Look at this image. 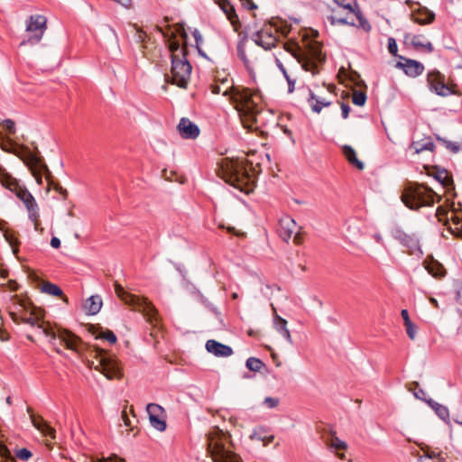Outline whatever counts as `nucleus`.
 I'll list each match as a JSON object with an SVG mask.
<instances>
[{"mask_svg":"<svg viewBox=\"0 0 462 462\" xmlns=\"http://www.w3.org/2000/svg\"><path fill=\"white\" fill-rule=\"evenodd\" d=\"M425 268L430 274L436 278H441L446 274V270L443 267V265L440 263L434 260H431L430 262L427 263Z\"/></svg>","mask_w":462,"mask_h":462,"instance_id":"obj_29","label":"nucleus"},{"mask_svg":"<svg viewBox=\"0 0 462 462\" xmlns=\"http://www.w3.org/2000/svg\"><path fill=\"white\" fill-rule=\"evenodd\" d=\"M427 82L430 89L439 96L448 97L456 93V85L446 83L445 76L439 71L433 70L429 72Z\"/></svg>","mask_w":462,"mask_h":462,"instance_id":"obj_15","label":"nucleus"},{"mask_svg":"<svg viewBox=\"0 0 462 462\" xmlns=\"http://www.w3.org/2000/svg\"><path fill=\"white\" fill-rule=\"evenodd\" d=\"M440 200L431 189L420 184H411L408 186L402 195V200L411 209H418L421 207L431 206L435 199Z\"/></svg>","mask_w":462,"mask_h":462,"instance_id":"obj_8","label":"nucleus"},{"mask_svg":"<svg viewBox=\"0 0 462 462\" xmlns=\"http://www.w3.org/2000/svg\"><path fill=\"white\" fill-rule=\"evenodd\" d=\"M284 48L297 60L304 70L311 72L312 75L319 72V66L326 59L320 44L305 35L300 42H287Z\"/></svg>","mask_w":462,"mask_h":462,"instance_id":"obj_3","label":"nucleus"},{"mask_svg":"<svg viewBox=\"0 0 462 462\" xmlns=\"http://www.w3.org/2000/svg\"><path fill=\"white\" fill-rule=\"evenodd\" d=\"M147 413L149 418L162 416L163 413V409L162 406L155 403H149L146 407Z\"/></svg>","mask_w":462,"mask_h":462,"instance_id":"obj_37","label":"nucleus"},{"mask_svg":"<svg viewBox=\"0 0 462 462\" xmlns=\"http://www.w3.org/2000/svg\"><path fill=\"white\" fill-rule=\"evenodd\" d=\"M300 226L295 222V220L290 217H282L279 222V235L285 242L292 239L296 245H300L302 242V238L300 233Z\"/></svg>","mask_w":462,"mask_h":462,"instance_id":"obj_16","label":"nucleus"},{"mask_svg":"<svg viewBox=\"0 0 462 462\" xmlns=\"http://www.w3.org/2000/svg\"><path fill=\"white\" fill-rule=\"evenodd\" d=\"M278 30L272 23H265L263 27L253 34L256 45L263 50H271L276 46Z\"/></svg>","mask_w":462,"mask_h":462,"instance_id":"obj_13","label":"nucleus"},{"mask_svg":"<svg viewBox=\"0 0 462 462\" xmlns=\"http://www.w3.org/2000/svg\"><path fill=\"white\" fill-rule=\"evenodd\" d=\"M397 67L403 69L404 73L409 77H418L424 71V66L414 60H406L404 63L398 62Z\"/></svg>","mask_w":462,"mask_h":462,"instance_id":"obj_22","label":"nucleus"},{"mask_svg":"<svg viewBox=\"0 0 462 462\" xmlns=\"http://www.w3.org/2000/svg\"><path fill=\"white\" fill-rule=\"evenodd\" d=\"M51 246L56 249L59 248L60 246V240L58 237L53 236L51 239Z\"/></svg>","mask_w":462,"mask_h":462,"instance_id":"obj_58","label":"nucleus"},{"mask_svg":"<svg viewBox=\"0 0 462 462\" xmlns=\"http://www.w3.org/2000/svg\"><path fill=\"white\" fill-rule=\"evenodd\" d=\"M279 402H280L279 399L273 398V397H266L263 401V403L265 404V406L270 409H273V408L277 407Z\"/></svg>","mask_w":462,"mask_h":462,"instance_id":"obj_47","label":"nucleus"},{"mask_svg":"<svg viewBox=\"0 0 462 462\" xmlns=\"http://www.w3.org/2000/svg\"><path fill=\"white\" fill-rule=\"evenodd\" d=\"M343 151L346 158L351 164H353L358 170L364 169V163L357 159L356 152L351 146L345 145L343 147Z\"/></svg>","mask_w":462,"mask_h":462,"instance_id":"obj_31","label":"nucleus"},{"mask_svg":"<svg viewBox=\"0 0 462 462\" xmlns=\"http://www.w3.org/2000/svg\"><path fill=\"white\" fill-rule=\"evenodd\" d=\"M393 237L406 247L411 249L419 248V237L413 232H409L402 228H396L393 231Z\"/></svg>","mask_w":462,"mask_h":462,"instance_id":"obj_18","label":"nucleus"},{"mask_svg":"<svg viewBox=\"0 0 462 462\" xmlns=\"http://www.w3.org/2000/svg\"><path fill=\"white\" fill-rule=\"evenodd\" d=\"M437 139L439 142H441L446 146V148L450 150L452 152L456 153V152H459L460 146L457 143H453V142L445 140V139L440 138V137H437Z\"/></svg>","mask_w":462,"mask_h":462,"instance_id":"obj_42","label":"nucleus"},{"mask_svg":"<svg viewBox=\"0 0 462 462\" xmlns=\"http://www.w3.org/2000/svg\"><path fill=\"white\" fill-rule=\"evenodd\" d=\"M193 37L195 39V42H196V45H197V48L199 50V51H200L199 50V44L202 42L203 39H202V35L201 33L198 31V30H195L193 32Z\"/></svg>","mask_w":462,"mask_h":462,"instance_id":"obj_51","label":"nucleus"},{"mask_svg":"<svg viewBox=\"0 0 462 462\" xmlns=\"http://www.w3.org/2000/svg\"><path fill=\"white\" fill-rule=\"evenodd\" d=\"M206 349L208 352L218 357H227L233 354V350L229 346L219 343L214 339H209L206 342Z\"/></svg>","mask_w":462,"mask_h":462,"instance_id":"obj_21","label":"nucleus"},{"mask_svg":"<svg viewBox=\"0 0 462 462\" xmlns=\"http://www.w3.org/2000/svg\"><path fill=\"white\" fill-rule=\"evenodd\" d=\"M218 176L241 192L249 194L254 189V175L250 172L247 162L239 159H221Z\"/></svg>","mask_w":462,"mask_h":462,"instance_id":"obj_4","label":"nucleus"},{"mask_svg":"<svg viewBox=\"0 0 462 462\" xmlns=\"http://www.w3.org/2000/svg\"><path fill=\"white\" fill-rule=\"evenodd\" d=\"M169 50L171 53V60L173 59V55H175V54H180V56H181L180 51H183L186 54V48L184 47V48L180 49V43L176 41H172L170 42Z\"/></svg>","mask_w":462,"mask_h":462,"instance_id":"obj_41","label":"nucleus"},{"mask_svg":"<svg viewBox=\"0 0 462 462\" xmlns=\"http://www.w3.org/2000/svg\"><path fill=\"white\" fill-rule=\"evenodd\" d=\"M434 146L435 145L430 137L421 141L412 142L411 143V147L414 149L415 153H420L424 151L432 152L434 150Z\"/></svg>","mask_w":462,"mask_h":462,"instance_id":"obj_30","label":"nucleus"},{"mask_svg":"<svg viewBox=\"0 0 462 462\" xmlns=\"http://www.w3.org/2000/svg\"><path fill=\"white\" fill-rule=\"evenodd\" d=\"M436 179L444 187H449L453 183L451 177L448 175V171L445 170L438 171L436 174Z\"/></svg>","mask_w":462,"mask_h":462,"instance_id":"obj_35","label":"nucleus"},{"mask_svg":"<svg viewBox=\"0 0 462 462\" xmlns=\"http://www.w3.org/2000/svg\"><path fill=\"white\" fill-rule=\"evenodd\" d=\"M425 394L423 390H420L419 392L415 393L414 395L418 399H423V395Z\"/></svg>","mask_w":462,"mask_h":462,"instance_id":"obj_64","label":"nucleus"},{"mask_svg":"<svg viewBox=\"0 0 462 462\" xmlns=\"http://www.w3.org/2000/svg\"><path fill=\"white\" fill-rule=\"evenodd\" d=\"M448 212L444 208H438L436 216L439 221H442L444 225H448V229L453 236L462 239V213L453 209L450 212V217H448Z\"/></svg>","mask_w":462,"mask_h":462,"instance_id":"obj_14","label":"nucleus"},{"mask_svg":"<svg viewBox=\"0 0 462 462\" xmlns=\"http://www.w3.org/2000/svg\"><path fill=\"white\" fill-rule=\"evenodd\" d=\"M401 316H402V319L404 321V325L411 322V320L410 319V316H409V312H408L407 310H402L401 311Z\"/></svg>","mask_w":462,"mask_h":462,"instance_id":"obj_57","label":"nucleus"},{"mask_svg":"<svg viewBox=\"0 0 462 462\" xmlns=\"http://www.w3.org/2000/svg\"><path fill=\"white\" fill-rule=\"evenodd\" d=\"M3 127L8 134H14L15 130L14 122L11 119L5 120L3 122Z\"/></svg>","mask_w":462,"mask_h":462,"instance_id":"obj_48","label":"nucleus"},{"mask_svg":"<svg viewBox=\"0 0 462 462\" xmlns=\"http://www.w3.org/2000/svg\"><path fill=\"white\" fill-rule=\"evenodd\" d=\"M9 337L5 330L0 328V340L1 341H6L8 340Z\"/></svg>","mask_w":462,"mask_h":462,"instance_id":"obj_60","label":"nucleus"},{"mask_svg":"<svg viewBox=\"0 0 462 462\" xmlns=\"http://www.w3.org/2000/svg\"><path fill=\"white\" fill-rule=\"evenodd\" d=\"M237 52L240 59L250 71L260 69L263 65V52L256 48L249 47L245 49L240 45L237 48Z\"/></svg>","mask_w":462,"mask_h":462,"instance_id":"obj_17","label":"nucleus"},{"mask_svg":"<svg viewBox=\"0 0 462 462\" xmlns=\"http://www.w3.org/2000/svg\"><path fill=\"white\" fill-rule=\"evenodd\" d=\"M31 420L32 425L41 431L44 436L55 439V430L51 427L42 417H35L33 414L31 415Z\"/></svg>","mask_w":462,"mask_h":462,"instance_id":"obj_24","label":"nucleus"},{"mask_svg":"<svg viewBox=\"0 0 462 462\" xmlns=\"http://www.w3.org/2000/svg\"><path fill=\"white\" fill-rule=\"evenodd\" d=\"M211 93L228 97L235 105L240 119L245 128H257L260 108V97L257 93L241 86H235L228 75L216 77V82L210 85Z\"/></svg>","mask_w":462,"mask_h":462,"instance_id":"obj_2","label":"nucleus"},{"mask_svg":"<svg viewBox=\"0 0 462 462\" xmlns=\"http://www.w3.org/2000/svg\"><path fill=\"white\" fill-rule=\"evenodd\" d=\"M89 356L92 358L90 367L101 372L109 380L121 378V366L115 356L98 348L91 350Z\"/></svg>","mask_w":462,"mask_h":462,"instance_id":"obj_9","label":"nucleus"},{"mask_svg":"<svg viewBox=\"0 0 462 462\" xmlns=\"http://www.w3.org/2000/svg\"><path fill=\"white\" fill-rule=\"evenodd\" d=\"M96 338H102L108 341L110 344H115L116 342V337L111 330H106L105 332H101L96 336Z\"/></svg>","mask_w":462,"mask_h":462,"instance_id":"obj_39","label":"nucleus"},{"mask_svg":"<svg viewBox=\"0 0 462 462\" xmlns=\"http://www.w3.org/2000/svg\"><path fill=\"white\" fill-rule=\"evenodd\" d=\"M434 409L439 417L441 418L443 420H446L448 418V410L445 406L436 404V407Z\"/></svg>","mask_w":462,"mask_h":462,"instance_id":"obj_43","label":"nucleus"},{"mask_svg":"<svg viewBox=\"0 0 462 462\" xmlns=\"http://www.w3.org/2000/svg\"><path fill=\"white\" fill-rule=\"evenodd\" d=\"M218 5L230 22L234 31L238 32L241 27V23L233 5L228 0H219Z\"/></svg>","mask_w":462,"mask_h":462,"instance_id":"obj_19","label":"nucleus"},{"mask_svg":"<svg viewBox=\"0 0 462 462\" xmlns=\"http://www.w3.org/2000/svg\"><path fill=\"white\" fill-rule=\"evenodd\" d=\"M365 100H366V96L364 92H362V91L354 92L353 97H352V101L355 105L363 106V105H365Z\"/></svg>","mask_w":462,"mask_h":462,"instance_id":"obj_40","label":"nucleus"},{"mask_svg":"<svg viewBox=\"0 0 462 462\" xmlns=\"http://www.w3.org/2000/svg\"><path fill=\"white\" fill-rule=\"evenodd\" d=\"M411 19L416 23L425 25L431 23L434 21L435 14L425 7H419L417 10L412 12Z\"/></svg>","mask_w":462,"mask_h":462,"instance_id":"obj_23","label":"nucleus"},{"mask_svg":"<svg viewBox=\"0 0 462 462\" xmlns=\"http://www.w3.org/2000/svg\"><path fill=\"white\" fill-rule=\"evenodd\" d=\"M16 457L21 460H28L32 457V452L23 448L16 451Z\"/></svg>","mask_w":462,"mask_h":462,"instance_id":"obj_45","label":"nucleus"},{"mask_svg":"<svg viewBox=\"0 0 462 462\" xmlns=\"http://www.w3.org/2000/svg\"><path fill=\"white\" fill-rule=\"evenodd\" d=\"M32 175L34 176L38 184L42 183V173L38 171V169L32 170Z\"/></svg>","mask_w":462,"mask_h":462,"instance_id":"obj_59","label":"nucleus"},{"mask_svg":"<svg viewBox=\"0 0 462 462\" xmlns=\"http://www.w3.org/2000/svg\"><path fill=\"white\" fill-rule=\"evenodd\" d=\"M7 309L14 322L29 324L34 328L37 336L49 337V342L57 353L60 352L57 346V340L79 355L83 352L84 345L79 337L67 329L54 328L44 320L45 310L34 306L29 299L14 295L10 298Z\"/></svg>","mask_w":462,"mask_h":462,"instance_id":"obj_1","label":"nucleus"},{"mask_svg":"<svg viewBox=\"0 0 462 462\" xmlns=\"http://www.w3.org/2000/svg\"><path fill=\"white\" fill-rule=\"evenodd\" d=\"M208 449L214 462H242L231 449L229 436L218 429L208 434Z\"/></svg>","mask_w":462,"mask_h":462,"instance_id":"obj_6","label":"nucleus"},{"mask_svg":"<svg viewBox=\"0 0 462 462\" xmlns=\"http://www.w3.org/2000/svg\"><path fill=\"white\" fill-rule=\"evenodd\" d=\"M121 418H122V420L124 421V424L125 427L131 426V421H130V419H129L125 410H123Z\"/></svg>","mask_w":462,"mask_h":462,"instance_id":"obj_55","label":"nucleus"},{"mask_svg":"<svg viewBox=\"0 0 462 462\" xmlns=\"http://www.w3.org/2000/svg\"><path fill=\"white\" fill-rule=\"evenodd\" d=\"M330 447L335 450H346L347 448V444L333 433L330 439Z\"/></svg>","mask_w":462,"mask_h":462,"instance_id":"obj_36","label":"nucleus"},{"mask_svg":"<svg viewBox=\"0 0 462 462\" xmlns=\"http://www.w3.org/2000/svg\"><path fill=\"white\" fill-rule=\"evenodd\" d=\"M123 460L121 458H118L116 456L109 457L107 458H100L97 459V462H122Z\"/></svg>","mask_w":462,"mask_h":462,"instance_id":"obj_56","label":"nucleus"},{"mask_svg":"<svg viewBox=\"0 0 462 462\" xmlns=\"http://www.w3.org/2000/svg\"><path fill=\"white\" fill-rule=\"evenodd\" d=\"M310 106L315 113H320L323 107L330 106L331 102L324 97L316 96L313 92H310V97L309 99Z\"/></svg>","mask_w":462,"mask_h":462,"instance_id":"obj_27","label":"nucleus"},{"mask_svg":"<svg viewBox=\"0 0 462 462\" xmlns=\"http://www.w3.org/2000/svg\"><path fill=\"white\" fill-rule=\"evenodd\" d=\"M173 55L171 60V83L181 88H186L190 79L191 65L187 60L186 54L180 51Z\"/></svg>","mask_w":462,"mask_h":462,"instance_id":"obj_11","label":"nucleus"},{"mask_svg":"<svg viewBox=\"0 0 462 462\" xmlns=\"http://www.w3.org/2000/svg\"><path fill=\"white\" fill-rule=\"evenodd\" d=\"M240 2L242 4V5L245 6V8H248L251 10L257 8L256 5L253 2V0H240Z\"/></svg>","mask_w":462,"mask_h":462,"instance_id":"obj_53","label":"nucleus"},{"mask_svg":"<svg viewBox=\"0 0 462 462\" xmlns=\"http://www.w3.org/2000/svg\"><path fill=\"white\" fill-rule=\"evenodd\" d=\"M251 438L263 441L264 446L268 445V443L273 442L274 439L273 435L262 437V436H258V434L256 432H254Z\"/></svg>","mask_w":462,"mask_h":462,"instance_id":"obj_46","label":"nucleus"},{"mask_svg":"<svg viewBox=\"0 0 462 462\" xmlns=\"http://www.w3.org/2000/svg\"><path fill=\"white\" fill-rule=\"evenodd\" d=\"M24 162H26L27 165L30 166L31 170L47 169V166L42 162V160L31 152L26 156V158L24 159Z\"/></svg>","mask_w":462,"mask_h":462,"instance_id":"obj_32","label":"nucleus"},{"mask_svg":"<svg viewBox=\"0 0 462 462\" xmlns=\"http://www.w3.org/2000/svg\"><path fill=\"white\" fill-rule=\"evenodd\" d=\"M263 366V363L256 357H249L246 360V367L253 372H259Z\"/></svg>","mask_w":462,"mask_h":462,"instance_id":"obj_34","label":"nucleus"},{"mask_svg":"<svg viewBox=\"0 0 462 462\" xmlns=\"http://www.w3.org/2000/svg\"><path fill=\"white\" fill-rule=\"evenodd\" d=\"M41 290L46 294L60 297L64 301L68 302V298L63 294L62 290L54 283L45 282L42 284Z\"/></svg>","mask_w":462,"mask_h":462,"instance_id":"obj_28","label":"nucleus"},{"mask_svg":"<svg viewBox=\"0 0 462 462\" xmlns=\"http://www.w3.org/2000/svg\"><path fill=\"white\" fill-rule=\"evenodd\" d=\"M102 300L98 295L90 296L85 302L84 309L87 314L96 315L100 311Z\"/></svg>","mask_w":462,"mask_h":462,"instance_id":"obj_26","label":"nucleus"},{"mask_svg":"<svg viewBox=\"0 0 462 462\" xmlns=\"http://www.w3.org/2000/svg\"><path fill=\"white\" fill-rule=\"evenodd\" d=\"M405 328H406V333H407L408 337H410V339L414 340L416 337V333H417L416 325L413 324L412 322H411V323L406 324Z\"/></svg>","mask_w":462,"mask_h":462,"instance_id":"obj_44","label":"nucleus"},{"mask_svg":"<svg viewBox=\"0 0 462 462\" xmlns=\"http://www.w3.org/2000/svg\"><path fill=\"white\" fill-rule=\"evenodd\" d=\"M388 50L391 54L396 55L398 47H397V43L393 38H389V40H388Z\"/></svg>","mask_w":462,"mask_h":462,"instance_id":"obj_50","label":"nucleus"},{"mask_svg":"<svg viewBox=\"0 0 462 462\" xmlns=\"http://www.w3.org/2000/svg\"><path fill=\"white\" fill-rule=\"evenodd\" d=\"M457 300L462 305V288L457 292Z\"/></svg>","mask_w":462,"mask_h":462,"instance_id":"obj_63","label":"nucleus"},{"mask_svg":"<svg viewBox=\"0 0 462 462\" xmlns=\"http://www.w3.org/2000/svg\"><path fill=\"white\" fill-rule=\"evenodd\" d=\"M178 130L180 136L185 139H195L199 134V126L185 117L180 119L178 125Z\"/></svg>","mask_w":462,"mask_h":462,"instance_id":"obj_20","label":"nucleus"},{"mask_svg":"<svg viewBox=\"0 0 462 462\" xmlns=\"http://www.w3.org/2000/svg\"><path fill=\"white\" fill-rule=\"evenodd\" d=\"M151 425L159 431H163L166 429V422L161 416L149 418Z\"/></svg>","mask_w":462,"mask_h":462,"instance_id":"obj_38","label":"nucleus"},{"mask_svg":"<svg viewBox=\"0 0 462 462\" xmlns=\"http://www.w3.org/2000/svg\"><path fill=\"white\" fill-rule=\"evenodd\" d=\"M46 23L47 19L43 15H31L26 24V31L30 32L31 35L27 40L23 41L20 46L38 43L47 29Z\"/></svg>","mask_w":462,"mask_h":462,"instance_id":"obj_12","label":"nucleus"},{"mask_svg":"<svg viewBox=\"0 0 462 462\" xmlns=\"http://www.w3.org/2000/svg\"><path fill=\"white\" fill-rule=\"evenodd\" d=\"M422 39H423V37L421 35H413V37L411 38L412 45H414L415 47H421V48L427 50L428 51L431 52L433 51V46H432L431 42H424L422 41Z\"/></svg>","mask_w":462,"mask_h":462,"instance_id":"obj_33","label":"nucleus"},{"mask_svg":"<svg viewBox=\"0 0 462 462\" xmlns=\"http://www.w3.org/2000/svg\"><path fill=\"white\" fill-rule=\"evenodd\" d=\"M341 110H342V117L344 119L348 117L350 112V106L346 103H340Z\"/></svg>","mask_w":462,"mask_h":462,"instance_id":"obj_52","label":"nucleus"},{"mask_svg":"<svg viewBox=\"0 0 462 462\" xmlns=\"http://www.w3.org/2000/svg\"><path fill=\"white\" fill-rule=\"evenodd\" d=\"M1 286L7 288L10 291H15L19 288L18 283L14 280H8L6 283H2Z\"/></svg>","mask_w":462,"mask_h":462,"instance_id":"obj_49","label":"nucleus"},{"mask_svg":"<svg viewBox=\"0 0 462 462\" xmlns=\"http://www.w3.org/2000/svg\"><path fill=\"white\" fill-rule=\"evenodd\" d=\"M115 292L125 304L132 306L134 310L142 313L147 321L152 325H158V313L153 305L143 297H138L126 291L121 284L115 282Z\"/></svg>","mask_w":462,"mask_h":462,"instance_id":"obj_7","label":"nucleus"},{"mask_svg":"<svg viewBox=\"0 0 462 462\" xmlns=\"http://www.w3.org/2000/svg\"><path fill=\"white\" fill-rule=\"evenodd\" d=\"M285 79H286V80L288 82V91H289V93L293 92L294 88H295V82H296L295 79H292L291 77V75H289Z\"/></svg>","mask_w":462,"mask_h":462,"instance_id":"obj_54","label":"nucleus"},{"mask_svg":"<svg viewBox=\"0 0 462 462\" xmlns=\"http://www.w3.org/2000/svg\"><path fill=\"white\" fill-rule=\"evenodd\" d=\"M3 185L9 189L11 191L15 192L16 196L23 202L26 207L29 217L33 222L34 229L39 230V212L37 204L32 195L25 189L20 187L14 179L10 176L3 180Z\"/></svg>","mask_w":462,"mask_h":462,"instance_id":"obj_10","label":"nucleus"},{"mask_svg":"<svg viewBox=\"0 0 462 462\" xmlns=\"http://www.w3.org/2000/svg\"><path fill=\"white\" fill-rule=\"evenodd\" d=\"M273 325L276 331L280 333L290 345H292L293 341L291 332L287 328V320L278 315H275L273 318Z\"/></svg>","mask_w":462,"mask_h":462,"instance_id":"obj_25","label":"nucleus"},{"mask_svg":"<svg viewBox=\"0 0 462 462\" xmlns=\"http://www.w3.org/2000/svg\"><path fill=\"white\" fill-rule=\"evenodd\" d=\"M278 67L280 68L282 73L283 74L284 78L288 77L290 74L287 72L286 69L283 67V65L278 61Z\"/></svg>","mask_w":462,"mask_h":462,"instance_id":"obj_62","label":"nucleus"},{"mask_svg":"<svg viewBox=\"0 0 462 462\" xmlns=\"http://www.w3.org/2000/svg\"><path fill=\"white\" fill-rule=\"evenodd\" d=\"M227 231L230 233V234H233V235H236V236H243V233H241L240 231H237L236 229V227L234 226H228L227 227Z\"/></svg>","mask_w":462,"mask_h":462,"instance_id":"obj_61","label":"nucleus"},{"mask_svg":"<svg viewBox=\"0 0 462 462\" xmlns=\"http://www.w3.org/2000/svg\"><path fill=\"white\" fill-rule=\"evenodd\" d=\"M342 10H333L330 17L332 24L358 25L365 31L371 30L370 23L364 18L355 0H334Z\"/></svg>","mask_w":462,"mask_h":462,"instance_id":"obj_5","label":"nucleus"}]
</instances>
